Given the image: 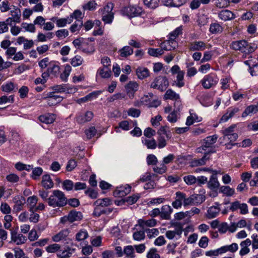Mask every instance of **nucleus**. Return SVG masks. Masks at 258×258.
I'll list each match as a JSON object with an SVG mask.
<instances>
[{
    "mask_svg": "<svg viewBox=\"0 0 258 258\" xmlns=\"http://www.w3.org/2000/svg\"><path fill=\"white\" fill-rule=\"evenodd\" d=\"M131 186L129 185H126L124 187H120L117 189L114 195L118 197H123L128 194L131 191Z\"/></svg>",
    "mask_w": 258,
    "mask_h": 258,
    "instance_id": "27",
    "label": "nucleus"
},
{
    "mask_svg": "<svg viewBox=\"0 0 258 258\" xmlns=\"http://www.w3.org/2000/svg\"><path fill=\"white\" fill-rule=\"evenodd\" d=\"M102 20L105 23H111L114 18V13H102Z\"/></svg>",
    "mask_w": 258,
    "mask_h": 258,
    "instance_id": "62",
    "label": "nucleus"
},
{
    "mask_svg": "<svg viewBox=\"0 0 258 258\" xmlns=\"http://www.w3.org/2000/svg\"><path fill=\"white\" fill-rule=\"evenodd\" d=\"M212 47L211 45L209 44H205L203 41H194L191 42L189 46V49L191 51H202L204 50L206 48L210 49Z\"/></svg>",
    "mask_w": 258,
    "mask_h": 258,
    "instance_id": "8",
    "label": "nucleus"
},
{
    "mask_svg": "<svg viewBox=\"0 0 258 258\" xmlns=\"http://www.w3.org/2000/svg\"><path fill=\"white\" fill-rule=\"evenodd\" d=\"M217 76L214 74L206 75L201 81V84L204 88L210 89L217 85L218 82Z\"/></svg>",
    "mask_w": 258,
    "mask_h": 258,
    "instance_id": "2",
    "label": "nucleus"
},
{
    "mask_svg": "<svg viewBox=\"0 0 258 258\" xmlns=\"http://www.w3.org/2000/svg\"><path fill=\"white\" fill-rule=\"evenodd\" d=\"M184 72L182 71L179 72V73L177 74L176 80L175 81L176 86L179 88H181L184 85V83L183 81L184 78Z\"/></svg>",
    "mask_w": 258,
    "mask_h": 258,
    "instance_id": "44",
    "label": "nucleus"
},
{
    "mask_svg": "<svg viewBox=\"0 0 258 258\" xmlns=\"http://www.w3.org/2000/svg\"><path fill=\"white\" fill-rule=\"evenodd\" d=\"M97 3L94 1H90L82 6L84 10L94 11L96 9Z\"/></svg>",
    "mask_w": 258,
    "mask_h": 258,
    "instance_id": "53",
    "label": "nucleus"
},
{
    "mask_svg": "<svg viewBox=\"0 0 258 258\" xmlns=\"http://www.w3.org/2000/svg\"><path fill=\"white\" fill-rule=\"evenodd\" d=\"M213 175L211 176L209 181L208 182V187L211 189L217 188L219 185V182L218 180L216 174L212 173Z\"/></svg>",
    "mask_w": 258,
    "mask_h": 258,
    "instance_id": "26",
    "label": "nucleus"
},
{
    "mask_svg": "<svg viewBox=\"0 0 258 258\" xmlns=\"http://www.w3.org/2000/svg\"><path fill=\"white\" fill-rule=\"evenodd\" d=\"M47 98V104L50 106L54 105L62 100V97L51 92L48 94Z\"/></svg>",
    "mask_w": 258,
    "mask_h": 258,
    "instance_id": "20",
    "label": "nucleus"
},
{
    "mask_svg": "<svg viewBox=\"0 0 258 258\" xmlns=\"http://www.w3.org/2000/svg\"><path fill=\"white\" fill-rule=\"evenodd\" d=\"M160 0H144V4L151 9L157 8L159 5Z\"/></svg>",
    "mask_w": 258,
    "mask_h": 258,
    "instance_id": "61",
    "label": "nucleus"
},
{
    "mask_svg": "<svg viewBox=\"0 0 258 258\" xmlns=\"http://www.w3.org/2000/svg\"><path fill=\"white\" fill-rule=\"evenodd\" d=\"M161 218L165 220H169L170 215L172 212L171 207L167 205H164L162 207L161 210Z\"/></svg>",
    "mask_w": 258,
    "mask_h": 258,
    "instance_id": "18",
    "label": "nucleus"
},
{
    "mask_svg": "<svg viewBox=\"0 0 258 258\" xmlns=\"http://www.w3.org/2000/svg\"><path fill=\"white\" fill-rule=\"evenodd\" d=\"M42 184L46 188H51L53 186V183L48 175H44L42 177Z\"/></svg>",
    "mask_w": 258,
    "mask_h": 258,
    "instance_id": "38",
    "label": "nucleus"
},
{
    "mask_svg": "<svg viewBox=\"0 0 258 258\" xmlns=\"http://www.w3.org/2000/svg\"><path fill=\"white\" fill-rule=\"evenodd\" d=\"M164 98L166 99L175 100L174 106H176L177 105L178 107H180L181 102L178 100L179 99V94L176 93L172 90L168 89L165 94Z\"/></svg>",
    "mask_w": 258,
    "mask_h": 258,
    "instance_id": "10",
    "label": "nucleus"
},
{
    "mask_svg": "<svg viewBox=\"0 0 258 258\" xmlns=\"http://www.w3.org/2000/svg\"><path fill=\"white\" fill-rule=\"evenodd\" d=\"M48 205L53 207H63L67 204L64 193L58 190L53 191L52 195L47 199Z\"/></svg>",
    "mask_w": 258,
    "mask_h": 258,
    "instance_id": "1",
    "label": "nucleus"
},
{
    "mask_svg": "<svg viewBox=\"0 0 258 258\" xmlns=\"http://www.w3.org/2000/svg\"><path fill=\"white\" fill-rule=\"evenodd\" d=\"M95 204L100 207H107L111 204V201L109 198L100 199L96 201Z\"/></svg>",
    "mask_w": 258,
    "mask_h": 258,
    "instance_id": "45",
    "label": "nucleus"
},
{
    "mask_svg": "<svg viewBox=\"0 0 258 258\" xmlns=\"http://www.w3.org/2000/svg\"><path fill=\"white\" fill-rule=\"evenodd\" d=\"M258 111V104L256 105H250L246 107L242 114V117H244L252 113H255Z\"/></svg>",
    "mask_w": 258,
    "mask_h": 258,
    "instance_id": "34",
    "label": "nucleus"
},
{
    "mask_svg": "<svg viewBox=\"0 0 258 258\" xmlns=\"http://www.w3.org/2000/svg\"><path fill=\"white\" fill-rule=\"evenodd\" d=\"M182 232V230L180 228L176 229L173 231L168 230L166 232L165 236L168 239L171 240L174 239L176 235L180 236Z\"/></svg>",
    "mask_w": 258,
    "mask_h": 258,
    "instance_id": "36",
    "label": "nucleus"
},
{
    "mask_svg": "<svg viewBox=\"0 0 258 258\" xmlns=\"http://www.w3.org/2000/svg\"><path fill=\"white\" fill-rule=\"evenodd\" d=\"M97 74L102 78L104 79L109 78L111 75L110 69L106 68H100L97 71Z\"/></svg>",
    "mask_w": 258,
    "mask_h": 258,
    "instance_id": "35",
    "label": "nucleus"
},
{
    "mask_svg": "<svg viewBox=\"0 0 258 258\" xmlns=\"http://www.w3.org/2000/svg\"><path fill=\"white\" fill-rule=\"evenodd\" d=\"M122 12L123 14L130 17H134L141 13V9L140 8L135 6H128L124 8Z\"/></svg>",
    "mask_w": 258,
    "mask_h": 258,
    "instance_id": "13",
    "label": "nucleus"
},
{
    "mask_svg": "<svg viewBox=\"0 0 258 258\" xmlns=\"http://www.w3.org/2000/svg\"><path fill=\"white\" fill-rule=\"evenodd\" d=\"M251 244V241L248 238L241 242L240 244L241 249L239 251V254L241 256L245 255L249 252L250 249L248 248V246H250Z\"/></svg>",
    "mask_w": 258,
    "mask_h": 258,
    "instance_id": "16",
    "label": "nucleus"
},
{
    "mask_svg": "<svg viewBox=\"0 0 258 258\" xmlns=\"http://www.w3.org/2000/svg\"><path fill=\"white\" fill-rule=\"evenodd\" d=\"M194 205H198L202 203L205 200V197L201 194L192 195Z\"/></svg>",
    "mask_w": 258,
    "mask_h": 258,
    "instance_id": "59",
    "label": "nucleus"
},
{
    "mask_svg": "<svg viewBox=\"0 0 258 258\" xmlns=\"http://www.w3.org/2000/svg\"><path fill=\"white\" fill-rule=\"evenodd\" d=\"M15 205L14 206V210L16 212H19L23 209V207L25 204V199L23 197L17 196L14 199Z\"/></svg>",
    "mask_w": 258,
    "mask_h": 258,
    "instance_id": "14",
    "label": "nucleus"
},
{
    "mask_svg": "<svg viewBox=\"0 0 258 258\" xmlns=\"http://www.w3.org/2000/svg\"><path fill=\"white\" fill-rule=\"evenodd\" d=\"M207 153L205 154L203 157L201 159H195L192 161V164L193 166H201L205 165L206 164V161L208 160L209 158L207 157Z\"/></svg>",
    "mask_w": 258,
    "mask_h": 258,
    "instance_id": "55",
    "label": "nucleus"
},
{
    "mask_svg": "<svg viewBox=\"0 0 258 258\" xmlns=\"http://www.w3.org/2000/svg\"><path fill=\"white\" fill-rule=\"evenodd\" d=\"M178 46L177 42L174 40L172 37L169 38L168 40H166L160 44V47L163 50L170 51L175 49Z\"/></svg>",
    "mask_w": 258,
    "mask_h": 258,
    "instance_id": "9",
    "label": "nucleus"
},
{
    "mask_svg": "<svg viewBox=\"0 0 258 258\" xmlns=\"http://www.w3.org/2000/svg\"><path fill=\"white\" fill-rule=\"evenodd\" d=\"M218 137L216 135L207 137L202 142L201 147L198 149L199 152H202V150H206L207 149L210 148L216 143Z\"/></svg>",
    "mask_w": 258,
    "mask_h": 258,
    "instance_id": "6",
    "label": "nucleus"
},
{
    "mask_svg": "<svg viewBox=\"0 0 258 258\" xmlns=\"http://www.w3.org/2000/svg\"><path fill=\"white\" fill-rule=\"evenodd\" d=\"M220 191L226 196H232L234 194V189L228 186H221Z\"/></svg>",
    "mask_w": 258,
    "mask_h": 258,
    "instance_id": "54",
    "label": "nucleus"
},
{
    "mask_svg": "<svg viewBox=\"0 0 258 258\" xmlns=\"http://www.w3.org/2000/svg\"><path fill=\"white\" fill-rule=\"evenodd\" d=\"M11 242H14L17 245H21L25 243L27 239V237L22 234H18L14 230L11 232Z\"/></svg>",
    "mask_w": 258,
    "mask_h": 258,
    "instance_id": "7",
    "label": "nucleus"
},
{
    "mask_svg": "<svg viewBox=\"0 0 258 258\" xmlns=\"http://www.w3.org/2000/svg\"><path fill=\"white\" fill-rule=\"evenodd\" d=\"M123 252L128 258H134L135 257V248L132 245L125 246L123 249Z\"/></svg>",
    "mask_w": 258,
    "mask_h": 258,
    "instance_id": "40",
    "label": "nucleus"
},
{
    "mask_svg": "<svg viewBox=\"0 0 258 258\" xmlns=\"http://www.w3.org/2000/svg\"><path fill=\"white\" fill-rule=\"evenodd\" d=\"M147 258H160L156 248H151L147 253Z\"/></svg>",
    "mask_w": 258,
    "mask_h": 258,
    "instance_id": "63",
    "label": "nucleus"
},
{
    "mask_svg": "<svg viewBox=\"0 0 258 258\" xmlns=\"http://www.w3.org/2000/svg\"><path fill=\"white\" fill-rule=\"evenodd\" d=\"M210 31L213 34H217L222 31L223 28L218 23H213L210 25Z\"/></svg>",
    "mask_w": 258,
    "mask_h": 258,
    "instance_id": "57",
    "label": "nucleus"
},
{
    "mask_svg": "<svg viewBox=\"0 0 258 258\" xmlns=\"http://www.w3.org/2000/svg\"><path fill=\"white\" fill-rule=\"evenodd\" d=\"M80 50L87 54H91L95 51V48L92 44L88 45L85 43L82 44L80 47Z\"/></svg>",
    "mask_w": 258,
    "mask_h": 258,
    "instance_id": "41",
    "label": "nucleus"
},
{
    "mask_svg": "<svg viewBox=\"0 0 258 258\" xmlns=\"http://www.w3.org/2000/svg\"><path fill=\"white\" fill-rule=\"evenodd\" d=\"M138 224L140 227L145 230L147 229V227H153L155 226L157 224V221L152 218L148 220L140 219L138 221Z\"/></svg>",
    "mask_w": 258,
    "mask_h": 258,
    "instance_id": "11",
    "label": "nucleus"
},
{
    "mask_svg": "<svg viewBox=\"0 0 258 258\" xmlns=\"http://www.w3.org/2000/svg\"><path fill=\"white\" fill-rule=\"evenodd\" d=\"M179 109H180V107L178 106L176 110H174L171 111L168 114V115L167 117V120L169 122H170L171 123H175L177 121V120L179 118L178 114L177 113V112H178L177 110L179 111Z\"/></svg>",
    "mask_w": 258,
    "mask_h": 258,
    "instance_id": "37",
    "label": "nucleus"
},
{
    "mask_svg": "<svg viewBox=\"0 0 258 258\" xmlns=\"http://www.w3.org/2000/svg\"><path fill=\"white\" fill-rule=\"evenodd\" d=\"M143 143L146 145L148 149H155L156 148L157 145L155 140L145 139L142 140Z\"/></svg>",
    "mask_w": 258,
    "mask_h": 258,
    "instance_id": "42",
    "label": "nucleus"
},
{
    "mask_svg": "<svg viewBox=\"0 0 258 258\" xmlns=\"http://www.w3.org/2000/svg\"><path fill=\"white\" fill-rule=\"evenodd\" d=\"M148 53L151 56L158 57L162 55L164 53V51L161 48L157 49L150 48L148 49Z\"/></svg>",
    "mask_w": 258,
    "mask_h": 258,
    "instance_id": "51",
    "label": "nucleus"
},
{
    "mask_svg": "<svg viewBox=\"0 0 258 258\" xmlns=\"http://www.w3.org/2000/svg\"><path fill=\"white\" fill-rule=\"evenodd\" d=\"M184 199V194L180 191L176 192L175 200L172 203V206L175 208L178 209L181 207L182 202Z\"/></svg>",
    "mask_w": 258,
    "mask_h": 258,
    "instance_id": "21",
    "label": "nucleus"
},
{
    "mask_svg": "<svg viewBox=\"0 0 258 258\" xmlns=\"http://www.w3.org/2000/svg\"><path fill=\"white\" fill-rule=\"evenodd\" d=\"M70 231L67 229H63L59 231L58 233L54 235L52 237V240L55 242H58L66 240L69 236Z\"/></svg>",
    "mask_w": 258,
    "mask_h": 258,
    "instance_id": "12",
    "label": "nucleus"
},
{
    "mask_svg": "<svg viewBox=\"0 0 258 258\" xmlns=\"http://www.w3.org/2000/svg\"><path fill=\"white\" fill-rule=\"evenodd\" d=\"M39 119L42 122L49 124L54 121L55 117L53 114H47L40 115L39 117Z\"/></svg>",
    "mask_w": 258,
    "mask_h": 258,
    "instance_id": "29",
    "label": "nucleus"
},
{
    "mask_svg": "<svg viewBox=\"0 0 258 258\" xmlns=\"http://www.w3.org/2000/svg\"><path fill=\"white\" fill-rule=\"evenodd\" d=\"M60 248V245L58 244H52L46 247V250L49 253H54L58 251Z\"/></svg>",
    "mask_w": 258,
    "mask_h": 258,
    "instance_id": "64",
    "label": "nucleus"
},
{
    "mask_svg": "<svg viewBox=\"0 0 258 258\" xmlns=\"http://www.w3.org/2000/svg\"><path fill=\"white\" fill-rule=\"evenodd\" d=\"M70 219V223H73L75 221L80 220L82 218V215L81 212L72 211L68 214Z\"/></svg>",
    "mask_w": 258,
    "mask_h": 258,
    "instance_id": "33",
    "label": "nucleus"
},
{
    "mask_svg": "<svg viewBox=\"0 0 258 258\" xmlns=\"http://www.w3.org/2000/svg\"><path fill=\"white\" fill-rule=\"evenodd\" d=\"M159 136H164L165 135L167 139L171 137V134L169 128L167 125L161 126L157 132Z\"/></svg>",
    "mask_w": 258,
    "mask_h": 258,
    "instance_id": "31",
    "label": "nucleus"
},
{
    "mask_svg": "<svg viewBox=\"0 0 258 258\" xmlns=\"http://www.w3.org/2000/svg\"><path fill=\"white\" fill-rule=\"evenodd\" d=\"M238 249V245L236 243H233L230 245H224L220 247V250L221 251L222 254L224 253L227 251L234 253L236 252Z\"/></svg>",
    "mask_w": 258,
    "mask_h": 258,
    "instance_id": "22",
    "label": "nucleus"
},
{
    "mask_svg": "<svg viewBox=\"0 0 258 258\" xmlns=\"http://www.w3.org/2000/svg\"><path fill=\"white\" fill-rule=\"evenodd\" d=\"M84 61L82 56L77 55L72 58L71 61V64L75 67L81 66Z\"/></svg>",
    "mask_w": 258,
    "mask_h": 258,
    "instance_id": "52",
    "label": "nucleus"
},
{
    "mask_svg": "<svg viewBox=\"0 0 258 258\" xmlns=\"http://www.w3.org/2000/svg\"><path fill=\"white\" fill-rule=\"evenodd\" d=\"M245 45L246 41L240 40L232 42L230 45V46L231 48L234 50H240L242 52V48H243V47Z\"/></svg>",
    "mask_w": 258,
    "mask_h": 258,
    "instance_id": "32",
    "label": "nucleus"
},
{
    "mask_svg": "<svg viewBox=\"0 0 258 258\" xmlns=\"http://www.w3.org/2000/svg\"><path fill=\"white\" fill-rule=\"evenodd\" d=\"M72 23V17H68L66 18H60L57 21V26L58 27H63L67 25V24Z\"/></svg>",
    "mask_w": 258,
    "mask_h": 258,
    "instance_id": "56",
    "label": "nucleus"
},
{
    "mask_svg": "<svg viewBox=\"0 0 258 258\" xmlns=\"http://www.w3.org/2000/svg\"><path fill=\"white\" fill-rule=\"evenodd\" d=\"M229 209L232 211H235L238 209L240 210V213L242 215H245L248 213V206L245 203H241L238 201L230 203Z\"/></svg>",
    "mask_w": 258,
    "mask_h": 258,
    "instance_id": "5",
    "label": "nucleus"
},
{
    "mask_svg": "<svg viewBox=\"0 0 258 258\" xmlns=\"http://www.w3.org/2000/svg\"><path fill=\"white\" fill-rule=\"evenodd\" d=\"M218 17L222 21H226L235 18L234 14L230 11L225 10L221 11L218 14Z\"/></svg>",
    "mask_w": 258,
    "mask_h": 258,
    "instance_id": "19",
    "label": "nucleus"
},
{
    "mask_svg": "<svg viewBox=\"0 0 258 258\" xmlns=\"http://www.w3.org/2000/svg\"><path fill=\"white\" fill-rule=\"evenodd\" d=\"M98 95V93L96 92H92L88 95H86L83 98H80L77 100V102L79 104H81L83 102H85L90 100H92L94 98H96Z\"/></svg>",
    "mask_w": 258,
    "mask_h": 258,
    "instance_id": "43",
    "label": "nucleus"
},
{
    "mask_svg": "<svg viewBox=\"0 0 258 258\" xmlns=\"http://www.w3.org/2000/svg\"><path fill=\"white\" fill-rule=\"evenodd\" d=\"M144 230L137 231L133 233V238L136 241H141L145 239V234Z\"/></svg>",
    "mask_w": 258,
    "mask_h": 258,
    "instance_id": "58",
    "label": "nucleus"
},
{
    "mask_svg": "<svg viewBox=\"0 0 258 258\" xmlns=\"http://www.w3.org/2000/svg\"><path fill=\"white\" fill-rule=\"evenodd\" d=\"M37 201L38 198L35 196L30 197L27 199V203L29 206L30 211H33Z\"/></svg>",
    "mask_w": 258,
    "mask_h": 258,
    "instance_id": "46",
    "label": "nucleus"
},
{
    "mask_svg": "<svg viewBox=\"0 0 258 258\" xmlns=\"http://www.w3.org/2000/svg\"><path fill=\"white\" fill-rule=\"evenodd\" d=\"M75 249L68 247L66 249L59 250L57 253V256L59 258H70Z\"/></svg>",
    "mask_w": 258,
    "mask_h": 258,
    "instance_id": "25",
    "label": "nucleus"
},
{
    "mask_svg": "<svg viewBox=\"0 0 258 258\" xmlns=\"http://www.w3.org/2000/svg\"><path fill=\"white\" fill-rule=\"evenodd\" d=\"M15 87L16 86L13 83L10 82L3 85L1 88L3 91L7 93H11L14 91Z\"/></svg>",
    "mask_w": 258,
    "mask_h": 258,
    "instance_id": "50",
    "label": "nucleus"
},
{
    "mask_svg": "<svg viewBox=\"0 0 258 258\" xmlns=\"http://www.w3.org/2000/svg\"><path fill=\"white\" fill-rule=\"evenodd\" d=\"M88 237V233L87 231L84 229L80 230L76 234V240L78 241L84 240Z\"/></svg>",
    "mask_w": 258,
    "mask_h": 258,
    "instance_id": "49",
    "label": "nucleus"
},
{
    "mask_svg": "<svg viewBox=\"0 0 258 258\" xmlns=\"http://www.w3.org/2000/svg\"><path fill=\"white\" fill-rule=\"evenodd\" d=\"M120 55L122 57H127L133 53V49L128 46H125L120 50Z\"/></svg>",
    "mask_w": 258,
    "mask_h": 258,
    "instance_id": "48",
    "label": "nucleus"
},
{
    "mask_svg": "<svg viewBox=\"0 0 258 258\" xmlns=\"http://www.w3.org/2000/svg\"><path fill=\"white\" fill-rule=\"evenodd\" d=\"M168 85V79L165 77L159 76L151 83L150 87L152 88L164 91L166 89Z\"/></svg>",
    "mask_w": 258,
    "mask_h": 258,
    "instance_id": "3",
    "label": "nucleus"
},
{
    "mask_svg": "<svg viewBox=\"0 0 258 258\" xmlns=\"http://www.w3.org/2000/svg\"><path fill=\"white\" fill-rule=\"evenodd\" d=\"M139 88L138 84L136 82L131 81L125 86L126 92L130 98L134 97V93Z\"/></svg>",
    "mask_w": 258,
    "mask_h": 258,
    "instance_id": "15",
    "label": "nucleus"
},
{
    "mask_svg": "<svg viewBox=\"0 0 258 258\" xmlns=\"http://www.w3.org/2000/svg\"><path fill=\"white\" fill-rule=\"evenodd\" d=\"M136 74L139 79H144L150 76V72L146 68L139 67L136 70Z\"/></svg>",
    "mask_w": 258,
    "mask_h": 258,
    "instance_id": "23",
    "label": "nucleus"
},
{
    "mask_svg": "<svg viewBox=\"0 0 258 258\" xmlns=\"http://www.w3.org/2000/svg\"><path fill=\"white\" fill-rule=\"evenodd\" d=\"M11 17L13 20V22L19 23L21 20V11L19 9H14V10L11 11Z\"/></svg>",
    "mask_w": 258,
    "mask_h": 258,
    "instance_id": "39",
    "label": "nucleus"
},
{
    "mask_svg": "<svg viewBox=\"0 0 258 258\" xmlns=\"http://www.w3.org/2000/svg\"><path fill=\"white\" fill-rule=\"evenodd\" d=\"M60 73V67L56 63L52 62L49 63L48 67L46 72L43 73L44 78L55 77L58 76Z\"/></svg>",
    "mask_w": 258,
    "mask_h": 258,
    "instance_id": "4",
    "label": "nucleus"
},
{
    "mask_svg": "<svg viewBox=\"0 0 258 258\" xmlns=\"http://www.w3.org/2000/svg\"><path fill=\"white\" fill-rule=\"evenodd\" d=\"M93 117L92 112L88 111L85 113L80 114L77 117V121L79 123H84L86 122L90 121Z\"/></svg>",
    "mask_w": 258,
    "mask_h": 258,
    "instance_id": "17",
    "label": "nucleus"
},
{
    "mask_svg": "<svg viewBox=\"0 0 258 258\" xmlns=\"http://www.w3.org/2000/svg\"><path fill=\"white\" fill-rule=\"evenodd\" d=\"M72 71L71 67L67 64L64 67V70L62 74H60V78L62 80L66 81L70 75Z\"/></svg>",
    "mask_w": 258,
    "mask_h": 258,
    "instance_id": "60",
    "label": "nucleus"
},
{
    "mask_svg": "<svg viewBox=\"0 0 258 258\" xmlns=\"http://www.w3.org/2000/svg\"><path fill=\"white\" fill-rule=\"evenodd\" d=\"M238 110L239 109L237 108L229 109L227 112L222 116L221 118V121L223 122L227 121L230 118L232 117L236 112H237Z\"/></svg>",
    "mask_w": 258,
    "mask_h": 258,
    "instance_id": "30",
    "label": "nucleus"
},
{
    "mask_svg": "<svg viewBox=\"0 0 258 258\" xmlns=\"http://www.w3.org/2000/svg\"><path fill=\"white\" fill-rule=\"evenodd\" d=\"M257 46L253 43H248L246 41V45L242 48V52L244 53H251L253 52L256 48Z\"/></svg>",
    "mask_w": 258,
    "mask_h": 258,
    "instance_id": "47",
    "label": "nucleus"
},
{
    "mask_svg": "<svg viewBox=\"0 0 258 258\" xmlns=\"http://www.w3.org/2000/svg\"><path fill=\"white\" fill-rule=\"evenodd\" d=\"M216 205L213 206L209 208L208 210L207 216L208 218L211 219L216 217L220 212V209L218 207L219 205L216 204Z\"/></svg>",
    "mask_w": 258,
    "mask_h": 258,
    "instance_id": "24",
    "label": "nucleus"
},
{
    "mask_svg": "<svg viewBox=\"0 0 258 258\" xmlns=\"http://www.w3.org/2000/svg\"><path fill=\"white\" fill-rule=\"evenodd\" d=\"M186 0H163L164 5L170 7H180L185 3Z\"/></svg>",
    "mask_w": 258,
    "mask_h": 258,
    "instance_id": "28",
    "label": "nucleus"
}]
</instances>
